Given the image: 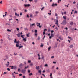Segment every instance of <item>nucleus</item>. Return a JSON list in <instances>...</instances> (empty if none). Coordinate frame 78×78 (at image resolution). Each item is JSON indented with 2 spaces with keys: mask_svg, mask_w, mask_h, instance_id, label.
Masks as SVG:
<instances>
[{
  "mask_svg": "<svg viewBox=\"0 0 78 78\" xmlns=\"http://www.w3.org/2000/svg\"><path fill=\"white\" fill-rule=\"evenodd\" d=\"M11 69H13V70H16L17 69V66H12Z\"/></svg>",
  "mask_w": 78,
  "mask_h": 78,
  "instance_id": "f257e3e1",
  "label": "nucleus"
},
{
  "mask_svg": "<svg viewBox=\"0 0 78 78\" xmlns=\"http://www.w3.org/2000/svg\"><path fill=\"white\" fill-rule=\"evenodd\" d=\"M30 6V5L29 4H28L27 5V4H24V6L25 7H27V6L28 7H29Z\"/></svg>",
  "mask_w": 78,
  "mask_h": 78,
  "instance_id": "f03ea898",
  "label": "nucleus"
},
{
  "mask_svg": "<svg viewBox=\"0 0 78 78\" xmlns=\"http://www.w3.org/2000/svg\"><path fill=\"white\" fill-rule=\"evenodd\" d=\"M26 70H27L26 69H22V73H24V74H25V72H26Z\"/></svg>",
  "mask_w": 78,
  "mask_h": 78,
  "instance_id": "7ed1b4c3",
  "label": "nucleus"
},
{
  "mask_svg": "<svg viewBox=\"0 0 78 78\" xmlns=\"http://www.w3.org/2000/svg\"><path fill=\"white\" fill-rule=\"evenodd\" d=\"M54 22H56L55 24L56 25H57V26L58 25V20L55 21V20H54Z\"/></svg>",
  "mask_w": 78,
  "mask_h": 78,
  "instance_id": "20e7f679",
  "label": "nucleus"
},
{
  "mask_svg": "<svg viewBox=\"0 0 78 78\" xmlns=\"http://www.w3.org/2000/svg\"><path fill=\"white\" fill-rule=\"evenodd\" d=\"M22 66H24V65L22 63L20 64V68H22Z\"/></svg>",
  "mask_w": 78,
  "mask_h": 78,
  "instance_id": "39448f33",
  "label": "nucleus"
},
{
  "mask_svg": "<svg viewBox=\"0 0 78 78\" xmlns=\"http://www.w3.org/2000/svg\"><path fill=\"white\" fill-rule=\"evenodd\" d=\"M52 6H58L57 4L53 3L52 5Z\"/></svg>",
  "mask_w": 78,
  "mask_h": 78,
  "instance_id": "423d86ee",
  "label": "nucleus"
},
{
  "mask_svg": "<svg viewBox=\"0 0 78 78\" xmlns=\"http://www.w3.org/2000/svg\"><path fill=\"white\" fill-rule=\"evenodd\" d=\"M36 24H37V27L39 26L40 25H41V23H38V22H37Z\"/></svg>",
  "mask_w": 78,
  "mask_h": 78,
  "instance_id": "0eeeda50",
  "label": "nucleus"
},
{
  "mask_svg": "<svg viewBox=\"0 0 78 78\" xmlns=\"http://www.w3.org/2000/svg\"><path fill=\"white\" fill-rule=\"evenodd\" d=\"M16 35H17L18 37H20V33H19L18 34H17Z\"/></svg>",
  "mask_w": 78,
  "mask_h": 78,
  "instance_id": "6e6552de",
  "label": "nucleus"
},
{
  "mask_svg": "<svg viewBox=\"0 0 78 78\" xmlns=\"http://www.w3.org/2000/svg\"><path fill=\"white\" fill-rule=\"evenodd\" d=\"M30 34V33H28V34H26V36L27 37H30V35H29V34Z\"/></svg>",
  "mask_w": 78,
  "mask_h": 78,
  "instance_id": "1a4fd4ad",
  "label": "nucleus"
},
{
  "mask_svg": "<svg viewBox=\"0 0 78 78\" xmlns=\"http://www.w3.org/2000/svg\"><path fill=\"white\" fill-rule=\"evenodd\" d=\"M36 69L37 70H39V66H36Z\"/></svg>",
  "mask_w": 78,
  "mask_h": 78,
  "instance_id": "9d476101",
  "label": "nucleus"
},
{
  "mask_svg": "<svg viewBox=\"0 0 78 78\" xmlns=\"http://www.w3.org/2000/svg\"><path fill=\"white\" fill-rule=\"evenodd\" d=\"M7 31H8V32H11V30L9 29H7Z\"/></svg>",
  "mask_w": 78,
  "mask_h": 78,
  "instance_id": "9b49d317",
  "label": "nucleus"
},
{
  "mask_svg": "<svg viewBox=\"0 0 78 78\" xmlns=\"http://www.w3.org/2000/svg\"><path fill=\"white\" fill-rule=\"evenodd\" d=\"M73 24V22H71L70 23V24L71 25H72Z\"/></svg>",
  "mask_w": 78,
  "mask_h": 78,
  "instance_id": "f8f14e48",
  "label": "nucleus"
},
{
  "mask_svg": "<svg viewBox=\"0 0 78 78\" xmlns=\"http://www.w3.org/2000/svg\"><path fill=\"white\" fill-rule=\"evenodd\" d=\"M35 25V23H33L31 25H30V27H31V26H33Z\"/></svg>",
  "mask_w": 78,
  "mask_h": 78,
  "instance_id": "ddd939ff",
  "label": "nucleus"
},
{
  "mask_svg": "<svg viewBox=\"0 0 78 78\" xmlns=\"http://www.w3.org/2000/svg\"><path fill=\"white\" fill-rule=\"evenodd\" d=\"M38 72L40 73V74L41 73H42L41 69L40 70H39Z\"/></svg>",
  "mask_w": 78,
  "mask_h": 78,
  "instance_id": "4468645a",
  "label": "nucleus"
},
{
  "mask_svg": "<svg viewBox=\"0 0 78 78\" xmlns=\"http://www.w3.org/2000/svg\"><path fill=\"white\" fill-rule=\"evenodd\" d=\"M23 36H25V35H21V37H22V39H24V37Z\"/></svg>",
  "mask_w": 78,
  "mask_h": 78,
  "instance_id": "2eb2a0df",
  "label": "nucleus"
},
{
  "mask_svg": "<svg viewBox=\"0 0 78 78\" xmlns=\"http://www.w3.org/2000/svg\"><path fill=\"white\" fill-rule=\"evenodd\" d=\"M23 40L24 41V42H26V41H27V40H26V38H25L23 39Z\"/></svg>",
  "mask_w": 78,
  "mask_h": 78,
  "instance_id": "dca6fc26",
  "label": "nucleus"
},
{
  "mask_svg": "<svg viewBox=\"0 0 78 78\" xmlns=\"http://www.w3.org/2000/svg\"><path fill=\"white\" fill-rule=\"evenodd\" d=\"M63 19H67V17L66 16H63Z\"/></svg>",
  "mask_w": 78,
  "mask_h": 78,
  "instance_id": "f3484780",
  "label": "nucleus"
},
{
  "mask_svg": "<svg viewBox=\"0 0 78 78\" xmlns=\"http://www.w3.org/2000/svg\"><path fill=\"white\" fill-rule=\"evenodd\" d=\"M17 42V39H15L14 42V43H16Z\"/></svg>",
  "mask_w": 78,
  "mask_h": 78,
  "instance_id": "a211bd4d",
  "label": "nucleus"
},
{
  "mask_svg": "<svg viewBox=\"0 0 78 78\" xmlns=\"http://www.w3.org/2000/svg\"><path fill=\"white\" fill-rule=\"evenodd\" d=\"M53 33L51 34V36L52 37H53Z\"/></svg>",
  "mask_w": 78,
  "mask_h": 78,
  "instance_id": "6ab92c4d",
  "label": "nucleus"
},
{
  "mask_svg": "<svg viewBox=\"0 0 78 78\" xmlns=\"http://www.w3.org/2000/svg\"><path fill=\"white\" fill-rule=\"evenodd\" d=\"M22 47H23V46H20L18 48L19 49H20V48H22Z\"/></svg>",
  "mask_w": 78,
  "mask_h": 78,
  "instance_id": "aec40b11",
  "label": "nucleus"
},
{
  "mask_svg": "<svg viewBox=\"0 0 78 78\" xmlns=\"http://www.w3.org/2000/svg\"><path fill=\"white\" fill-rule=\"evenodd\" d=\"M35 13L36 14H39V12L37 11H36L35 12Z\"/></svg>",
  "mask_w": 78,
  "mask_h": 78,
  "instance_id": "412c9836",
  "label": "nucleus"
},
{
  "mask_svg": "<svg viewBox=\"0 0 78 78\" xmlns=\"http://www.w3.org/2000/svg\"><path fill=\"white\" fill-rule=\"evenodd\" d=\"M6 66L7 67H8V66H9V64H6Z\"/></svg>",
  "mask_w": 78,
  "mask_h": 78,
  "instance_id": "4be33fe9",
  "label": "nucleus"
},
{
  "mask_svg": "<svg viewBox=\"0 0 78 78\" xmlns=\"http://www.w3.org/2000/svg\"><path fill=\"white\" fill-rule=\"evenodd\" d=\"M50 49H51V47H49L48 48V51H49V50H50Z\"/></svg>",
  "mask_w": 78,
  "mask_h": 78,
  "instance_id": "5701e85b",
  "label": "nucleus"
},
{
  "mask_svg": "<svg viewBox=\"0 0 78 78\" xmlns=\"http://www.w3.org/2000/svg\"><path fill=\"white\" fill-rule=\"evenodd\" d=\"M59 2H61V0H58V3H59Z\"/></svg>",
  "mask_w": 78,
  "mask_h": 78,
  "instance_id": "b1692460",
  "label": "nucleus"
},
{
  "mask_svg": "<svg viewBox=\"0 0 78 78\" xmlns=\"http://www.w3.org/2000/svg\"><path fill=\"white\" fill-rule=\"evenodd\" d=\"M18 72H20V71H21L20 69L19 68L18 69Z\"/></svg>",
  "mask_w": 78,
  "mask_h": 78,
  "instance_id": "393cba45",
  "label": "nucleus"
},
{
  "mask_svg": "<svg viewBox=\"0 0 78 78\" xmlns=\"http://www.w3.org/2000/svg\"><path fill=\"white\" fill-rule=\"evenodd\" d=\"M16 44H19V40H18V41H16Z\"/></svg>",
  "mask_w": 78,
  "mask_h": 78,
  "instance_id": "a878e982",
  "label": "nucleus"
},
{
  "mask_svg": "<svg viewBox=\"0 0 78 78\" xmlns=\"http://www.w3.org/2000/svg\"><path fill=\"white\" fill-rule=\"evenodd\" d=\"M69 47H70V48H72V47H73V45H70Z\"/></svg>",
  "mask_w": 78,
  "mask_h": 78,
  "instance_id": "bb28decb",
  "label": "nucleus"
},
{
  "mask_svg": "<svg viewBox=\"0 0 78 78\" xmlns=\"http://www.w3.org/2000/svg\"><path fill=\"white\" fill-rule=\"evenodd\" d=\"M14 55H15V56L17 55V53H14Z\"/></svg>",
  "mask_w": 78,
  "mask_h": 78,
  "instance_id": "cd10ccee",
  "label": "nucleus"
},
{
  "mask_svg": "<svg viewBox=\"0 0 78 78\" xmlns=\"http://www.w3.org/2000/svg\"><path fill=\"white\" fill-rule=\"evenodd\" d=\"M7 70L8 71H10V69L9 68H8Z\"/></svg>",
  "mask_w": 78,
  "mask_h": 78,
  "instance_id": "c85d7f7f",
  "label": "nucleus"
},
{
  "mask_svg": "<svg viewBox=\"0 0 78 78\" xmlns=\"http://www.w3.org/2000/svg\"><path fill=\"white\" fill-rule=\"evenodd\" d=\"M50 77H52V73H50Z\"/></svg>",
  "mask_w": 78,
  "mask_h": 78,
  "instance_id": "c756f323",
  "label": "nucleus"
},
{
  "mask_svg": "<svg viewBox=\"0 0 78 78\" xmlns=\"http://www.w3.org/2000/svg\"><path fill=\"white\" fill-rule=\"evenodd\" d=\"M24 64L23 65H24H24H25V64H26L27 63V62H26L24 61Z\"/></svg>",
  "mask_w": 78,
  "mask_h": 78,
  "instance_id": "7c9ffc66",
  "label": "nucleus"
},
{
  "mask_svg": "<svg viewBox=\"0 0 78 78\" xmlns=\"http://www.w3.org/2000/svg\"><path fill=\"white\" fill-rule=\"evenodd\" d=\"M45 8V7H43V8H42L41 9V11H42V10H43V9H44Z\"/></svg>",
  "mask_w": 78,
  "mask_h": 78,
  "instance_id": "2f4dec72",
  "label": "nucleus"
},
{
  "mask_svg": "<svg viewBox=\"0 0 78 78\" xmlns=\"http://www.w3.org/2000/svg\"><path fill=\"white\" fill-rule=\"evenodd\" d=\"M37 56H38V57H40V56H41V55H39V54H37Z\"/></svg>",
  "mask_w": 78,
  "mask_h": 78,
  "instance_id": "473e14b6",
  "label": "nucleus"
},
{
  "mask_svg": "<svg viewBox=\"0 0 78 78\" xmlns=\"http://www.w3.org/2000/svg\"><path fill=\"white\" fill-rule=\"evenodd\" d=\"M16 47H19V44H16Z\"/></svg>",
  "mask_w": 78,
  "mask_h": 78,
  "instance_id": "72a5a7b5",
  "label": "nucleus"
},
{
  "mask_svg": "<svg viewBox=\"0 0 78 78\" xmlns=\"http://www.w3.org/2000/svg\"><path fill=\"white\" fill-rule=\"evenodd\" d=\"M3 3V1H1L0 2V4H2Z\"/></svg>",
  "mask_w": 78,
  "mask_h": 78,
  "instance_id": "f704fd0d",
  "label": "nucleus"
},
{
  "mask_svg": "<svg viewBox=\"0 0 78 78\" xmlns=\"http://www.w3.org/2000/svg\"><path fill=\"white\" fill-rule=\"evenodd\" d=\"M43 35H45V31L43 32Z\"/></svg>",
  "mask_w": 78,
  "mask_h": 78,
  "instance_id": "c9c22d12",
  "label": "nucleus"
},
{
  "mask_svg": "<svg viewBox=\"0 0 78 78\" xmlns=\"http://www.w3.org/2000/svg\"><path fill=\"white\" fill-rule=\"evenodd\" d=\"M44 66L45 67H48V65H47V64H46Z\"/></svg>",
  "mask_w": 78,
  "mask_h": 78,
  "instance_id": "e433bc0d",
  "label": "nucleus"
},
{
  "mask_svg": "<svg viewBox=\"0 0 78 78\" xmlns=\"http://www.w3.org/2000/svg\"><path fill=\"white\" fill-rule=\"evenodd\" d=\"M55 16H58V14L57 13H55Z\"/></svg>",
  "mask_w": 78,
  "mask_h": 78,
  "instance_id": "4c0bfd02",
  "label": "nucleus"
},
{
  "mask_svg": "<svg viewBox=\"0 0 78 78\" xmlns=\"http://www.w3.org/2000/svg\"><path fill=\"white\" fill-rule=\"evenodd\" d=\"M41 47H43V44H42L41 45H40Z\"/></svg>",
  "mask_w": 78,
  "mask_h": 78,
  "instance_id": "58836bf2",
  "label": "nucleus"
},
{
  "mask_svg": "<svg viewBox=\"0 0 78 78\" xmlns=\"http://www.w3.org/2000/svg\"><path fill=\"white\" fill-rule=\"evenodd\" d=\"M48 32H50V30L48 29Z\"/></svg>",
  "mask_w": 78,
  "mask_h": 78,
  "instance_id": "ea45409f",
  "label": "nucleus"
},
{
  "mask_svg": "<svg viewBox=\"0 0 78 78\" xmlns=\"http://www.w3.org/2000/svg\"><path fill=\"white\" fill-rule=\"evenodd\" d=\"M59 39H61V40H62V38H61V37H59Z\"/></svg>",
  "mask_w": 78,
  "mask_h": 78,
  "instance_id": "a19ab883",
  "label": "nucleus"
},
{
  "mask_svg": "<svg viewBox=\"0 0 78 78\" xmlns=\"http://www.w3.org/2000/svg\"><path fill=\"white\" fill-rule=\"evenodd\" d=\"M64 29H65V30H68V28H67V27H66V28L65 27V28H64Z\"/></svg>",
  "mask_w": 78,
  "mask_h": 78,
  "instance_id": "79ce46f5",
  "label": "nucleus"
},
{
  "mask_svg": "<svg viewBox=\"0 0 78 78\" xmlns=\"http://www.w3.org/2000/svg\"><path fill=\"white\" fill-rule=\"evenodd\" d=\"M30 62H31V60H28V63H30Z\"/></svg>",
  "mask_w": 78,
  "mask_h": 78,
  "instance_id": "37998d69",
  "label": "nucleus"
},
{
  "mask_svg": "<svg viewBox=\"0 0 78 78\" xmlns=\"http://www.w3.org/2000/svg\"><path fill=\"white\" fill-rule=\"evenodd\" d=\"M34 2L35 3H36V2H37V0H34Z\"/></svg>",
  "mask_w": 78,
  "mask_h": 78,
  "instance_id": "c03bdc74",
  "label": "nucleus"
},
{
  "mask_svg": "<svg viewBox=\"0 0 78 78\" xmlns=\"http://www.w3.org/2000/svg\"><path fill=\"white\" fill-rule=\"evenodd\" d=\"M30 66H33V63H30Z\"/></svg>",
  "mask_w": 78,
  "mask_h": 78,
  "instance_id": "a18cd8bd",
  "label": "nucleus"
},
{
  "mask_svg": "<svg viewBox=\"0 0 78 78\" xmlns=\"http://www.w3.org/2000/svg\"><path fill=\"white\" fill-rule=\"evenodd\" d=\"M53 32H54V31H53V30L51 31V34H52V33H53Z\"/></svg>",
  "mask_w": 78,
  "mask_h": 78,
  "instance_id": "49530a36",
  "label": "nucleus"
},
{
  "mask_svg": "<svg viewBox=\"0 0 78 78\" xmlns=\"http://www.w3.org/2000/svg\"><path fill=\"white\" fill-rule=\"evenodd\" d=\"M54 47H55L56 48V47H58V46L57 45H56Z\"/></svg>",
  "mask_w": 78,
  "mask_h": 78,
  "instance_id": "de8ad7c7",
  "label": "nucleus"
},
{
  "mask_svg": "<svg viewBox=\"0 0 78 78\" xmlns=\"http://www.w3.org/2000/svg\"><path fill=\"white\" fill-rule=\"evenodd\" d=\"M27 66H25L24 68V70H26V69H27Z\"/></svg>",
  "mask_w": 78,
  "mask_h": 78,
  "instance_id": "09e8293b",
  "label": "nucleus"
},
{
  "mask_svg": "<svg viewBox=\"0 0 78 78\" xmlns=\"http://www.w3.org/2000/svg\"><path fill=\"white\" fill-rule=\"evenodd\" d=\"M68 42L69 43L70 42V41L69 40H68Z\"/></svg>",
  "mask_w": 78,
  "mask_h": 78,
  "instance_id": "8fccbe9b",
  "label": "nucleus"
},
{
  "mask_svg": "<svg viewBox=\"0 0 78 78\" xmlns=\"http://www.w3.org/2000/svg\"><path fill=\"white\" fill-rule=\"evenodd\" d=\"M16 30H17V31H19V28H16Z\"/></svg>",
  "mask_w": 78,
  "mask_h": 78,
  "instance_id": "3c124183",
  "label": "nucleus"
},
{
  "mask_svg": "<svg viewBox=\"0 0 78 78\" xmlns=\"http://www.w3.org/2000/svg\"><path fill=\"white\" fill-rule=\"evenodd\" d=\"M29 75L30 76L31 75H33V74H32V73H30V74H29Z\"/></svg>",
  "mask_w": 78,
  "mask_h": 78,
  "instance_id": "603ef678",
  "label": "nucleus"
},
{
  "mask_svg": "<svg viewBox=\"0 0 78 78\" xmlns=\"http://www.w3.org/2000/svg\"><path fill=\"white\" fill-rule=\"evenodd\" d=\"M35 36H37V33L35 34Z\"/></svg>",
  "mask_w": 78,
  "mask_h": 78,
  "instance_id": "864d4df0",
  "label": "nucleus"
},
{
  "mask_svg": "<svg viewBox=\"0 0 78 78\" xmlns=\"http://www.w3.org/2000/svg\"><path fill=\"white\" fill-rule=\"evenodd\" d=\"M77 12H77V11H75V13H77Z\"/></svg>",
  "mask_w": 78,
  "mask_h": 78,
  "instance_id": "5fc2aeb1",
  "label": "nucleus"
},
{
  "mask_svg": "<svg viewBox=\"0 0 78 78\" xmlns=\"http://www.w3.org/2000/svg\"><path fill=\"white\" fill-rule=\"evenodd\" d=\"M64 14H66V12H64Z\"/></svg>",
  "mask_w": 78,
  "mask_h": 78,
  "instance_id": "6e6d98bb",
  "label": "nucleus"
},
{
  "mask_svg": "<svg viewBox=\"0 0 78 78\" xmlns=\"http://www.w3.org/2000/svg\"><path fill=\"white\" fill-rule=\"evenodd\" d=\"M35 33H37V30H35Z\"/></svg>",
  "mask_w": 78,
  "mask_h": 78,
  "instance_id": "4d7b16f0",
  "label": "nucleus"
},
{
  "mask_svg": "<svg viewBox=\"0 0 78 78\" xmlns=\"http://www.w3.org/2000/svg\"><path fill=\"white\" fill-rule=\"evenodd\" d=\"M40 40V37L39 36H38V40Z\"/></svg>",
  "mask_w": 78,
  "mask_h": 78,
  "instance_id": "13d9d810",
  "label": "nucleus"
},
{
  "mask_svg": "<svg viewBox=\"0 0 78 78\" xmlns=\"http://www.w3.org/2000/svg\"><path fill=\"white\" fill-rule=\"evenodd\" d=\"M47 29H44V31H47Z\"/></svg>",
  "mask_w": 78,
  "mask_h": 78,
  "instance_id": "bf43d9fd",
  "label": "nucleus"
},
{
  "mask_svg": "<svg viewBox=\"0 0 78 78\" xmlns=\"http://www.w3.org/2000/svg\"><path fill=\"white\" fill-rule=\"evenodd\" d=\"M56 69L57 70H58L59 69V68L58 67H57L56 68Z\"/></svg>",
  "mask_w": 78,
  "mask_h": 78,
  "instance_id": "052dcab7",
  "label": "nucleus"
},
{
  "mask_svg": "<svg viewBox=\"0 0 78 78\" xmlns=\"http://www.w3.org/2000/svg\"><path fill=\"white\" fill-rule=\"evenodd\" d=\"M32 44L33 45H34V44H35V43H34V42H33Z\"/></svg>",
  "mask_w": 78,
  "mask_h": 78,
  "instance_id": "680f3d73",
  "label": "nucleus"
},
{
  "mask_svg": "<svg viewBox=\"0 0 78 78\" xmlns=\"http://www.w3.org/2000/svg\"><path fill=\"white\" fill-rule=\"evenodd\" d=\"M53 64H56V62H53Z\"/></svg>",
  "mask_w": 78,
  "mask_h": 78,
  "instance_id": "e2e57ef3",
  "label": "nucleus"
},
{
  "mask_svg": "<svg viewBox=\"0 0 78 78\" xmlns=\"http://www.w3.org/2000/svg\"><path fill=\"white\" fill-rule=\"evenodd\" d=\"M55 58V56H52L51 57V58Z\"/></svg>",
  "mask_w": 78,
  "mask_h": 78,
  "instance_id": "0e129e2a",
  "label": "nucleus"
},
{
  "mask_svg": "<svg viewBox=\"0 0 78 78\" xmlns=\"http://www.w3.org/2000/svg\"><path fill=\"white\" fill-rule=\"evenodd\" d=\"M10 17H12V16L11 15H10Z\"/></svg>",
  "mask_w": 78,
  "mask_h": 78,
  "instance_id": "69168bd1",
  "label": "nucleus"
},
{
  "mask_svg": "<svg viewBox=\"0 0 78 78\" xmlns=\"http://www.w3.org/2000/svg\"><path fill=\"white\" fill-rule=\"evenodd\" d=\"M17 14L16 13H15V16H17Z\"/></svg>",
  "mask_w": 78,
  "mask_h": 78,
  "instance_id": "338daca9",
  "label": "nucleus"
},
{
  "mask_svg": "<svg viewBox=\"0 0 78 78\" xmlns=\"http://www.w3.org/2000/svg\"><path fill=\"white\" fill-rule=\"evenodd\" d=\"M23 78H25V76H23Z\"/></svg>",
  "mask_w": 78,
  "mask_h": 78,
  "instance_id": "774afa93",
  "label": "nucleus"
}]
</instances>
